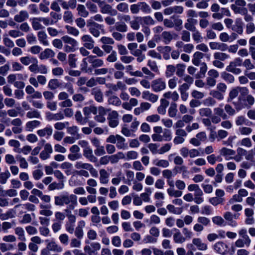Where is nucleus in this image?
Segmentation results:
<instances>
[{
    "label": "nucleus",
    "instance_id": "423d86ee",
    "mask_svg": "<svg viewBox=\"0 0 255 255\" xmlns=\"http://www.w3.org/2000/svg\"><path fill=\"white\" fill-rule=\"evenodd\" d=\"M213 249L217 253L222 255H226L228 253V246L222 241L216 243L213 246Z\"/></svg>",
    "mask_w": 255,
    "mask_h": 255
},
{
    "label": "nucleus",
    "instance_id": "f8f14e48",
    "mask_svg": "<svg viewBox=\"0 0 255 255\" xmlns=\"http://www.w3.org/2000/svg\"><path fill=\"white\" fill-rule=\"evenodd\" d=\"M100 6L101 7L100 11L103 14H109L112 16H115L117 14V11L113 8L110 4H106L103 6H101V4Z\"/></svg>",
    "mask_w": 255,
    "mask_h": 255
},
{
    "label": "nucleus",
    "instance_id": "37998d69",
    "mask_svg": "<svg viewBox=\"0 0 255 255\" xmlns=\"http://www.w3.org/2000/svg\"><path fill=\"white\" fill-rule=\"evenodd\" d=\"M231 8L235 14H240L242 15L245 14V12L248 10L246 7L237 6V5L235 4H232Z\"/></svg>",
    "mask_w": 255,
    "mask_h": 255
},
{
    "label": "nucleus",
    "instance_id": "0e129e2a",
    "mask_svg": "<svg viewBox=\"0 0 255 255\" xmlns=\"http://www.w3.org/2000/svg\"><path fill=\"white\" fill-rule=\"evenodd\" d=\"M35 59L36 58L31 56H25L21 57L20 58V61L23 65L27 66L32 63Z\"/></svg>",
    "mask_w": 255,
    "mask_h": 255
},
{
    "label": "nucleus",
    "instance_id": "f03ea898",
    "mask_svg": "<svg viewBox=\"0 0 255 255\" xmlns=\"http://www.w3.org/2000/svg\"><path fill=\"white\" fill-rule=\"evenodd\" d=\"M87 26L89 28V32L95 37H98L100 36L101 31H104L103 24L93 21L92 20H87Z\"/></svg>",
    "mask_w": 255,
    "mask_h": 255
},
{
    "label": "nucleus",
    "instance_id": "4c0bfd02",
    "mask_svg": "<svg viewBox=\"0 0 255 255\" xmlns=\"http://www.w3.org/2000/svg\"><path fill=\"white\" fill-rule=\"evenodd\" d=\"M204 54L200 52H196L192 59V63L195 66H199L200 60L203 57Z\"/></svg>",
    "mask_w": 255,
    "mask_h": 255
},
{
    "label": "nucleus",
    "instance_id": "8fccbe9b",
    "mask_svg": "<svg viewBox=\"0 0 255 255\" xmlns=\"http://www.w3.org/2000/svg\"><path fill=\"white\" fill-rule=\"evenodd\" d=\"M175 67L176 69V75L179 77H182L185 72V65L183 64H177Z\"/></svg>",
    "mask_w": 255,
    "mask_h": 255
},
{
    "label": "nucleus",
    "instance_id": "79ce46f5",
    "mask_svg": "<svg viewBox=\"0 0 255 255\" xmlns=\"http://www.w3.org/2000/svg\"><path fill=\"white\" fill-rule=\"evenodd\" d=\"M39 17H35L32 19L31 24L32 28L35 30L43 29L44 27L40 24Z\"/></svg>",
    "mask_w": 255,
    "mask_h": 255
},
{
    "label": "nucleus",
    "instance_id": "72a5a7b5",
    "mask_svg": "<svg viewBox=\"0 0 255 255\" xmlns=\"http://www.w3.org/2000/svg\"><path fill=\"white\" fill-rule=\"evenodd\" d=\"M203 195V192L201 189H199L198 191H196V192H194V197H193V200L195 203H196L197 204H201L204 201V199L202 197Z\"/></svg>",
    "mask_w": 255,
    "mask_h": 255
},
{
    "label": "nucleus",
    "instance_id": "c9c22d12",
    "mask_svg": "<svg viewBox=\"0 0 255 255\" xmlns=\"http://www.w3.org/2000/svg\"><path fill=\"white\" fill-rule=\"evenodd\" d=\"M174 230L177 231L173 235V240L175 243L181 244L184 242L186 240V238L182 236L179 231L176 228H174Z\"/></svg>",
    "mask_w": 255,
    "mask_h": 255
},
{
    "label": "nucleus",
    "instance_id": "9b49d317",
    "mask_svg": "<svg viewBox=\"0 0 255 255\" xmlns=\"http://www.w3.org/2000/svg\"><path fill=\"white\" fill-rule=\"evenodd\" d=\"M219 152L220 155L225 157L226 160L233 159V156L235 155L236 154V151L235 150L226 147H223Z\"/></svg>",
    "mask_w": 255,
    "mask_h": 255
},
{
    "label": "nucleus",
    "instance_id": "3c124183",
    "mask_svg": "<svg viewBox=\"0 0 255 255\" xmlns=\"http://www.w3.org/2000/svg\"><path fill=\"white\" fill-rule=\"evenodd\" d=\"M65 29H66L67 33L68 34L74 36H77L79 34V31L74 27L70 25H66Z\"/></svg>",
    "mask_w": 255,
    "mask_h": 255
},
{
    "label": "nucleus",
    "instance_id": "1a4fd4ad",
    "mask_svg": "<svg viewBox=\"0 0 255 255\" xmlns=\"http://www.w3.org/2000/svg\"><path fill=\"white\" fill-rule=\"evenodd\" d=\"M183 12V7L182 6L175 5L166 8L163 13L165 15H170L172 13L181 14Z\"/></svg>",
    "mask_w": 255,
    "mask_h": 255
},
{
    "label": "nucleus",
    "instance_id": "4be33fe9",
    "mask_svg": "<svg viewBox=\"0 0 255 255\" xmlns=\"http://www.w3.org/2000/svg\"><path fill=\"white\" fill-rule=\"evenodd\" d=\"M88 57L83 59L80 64V70L81 71L86 73H92V69L91 66L88 67Z\"/></svg>",
    "mask_w": 255,
    "mask_h": 255
},
{
    "label": "nucleus",
    "instance_id": "f704fd0d",
    "mask_svg": "<svg viewBox=\"0 0 255 255\" xmlns=\"http://www.w3.org/2000/svg\"><path fill=\"white\" fill-rule=\"evenodd\" d=\"M167 192L169 196L176 198L180 197L182 195V192L178 190H175L174 187L168 188L167 189Z\"/></svg>",
    "mask_w": 255,
    "mask_h": 255
},
{
    "label": "nucleus",
    "instance_id": "c756f323",
    "mask_svg": "<svg viewBox=\"0 0 255 255\" xmlns=\"http://www.w3.org/2000/svg\"><path fill=\"white\" fill-rule=\"evenodd\" d=\"M109 174L104 169H102L100 170V181L102 184H107L109 182L108 178Z\"/></svg>",
    "mask_w": 255,
    "mask_h": 255
},
{
    "label": "nucleus",
    "instance_id": "e433bc0d",
    "mask_svg": "<svg viewBox=\"0 0 255 255\" xmlns=\"http://www.w3.org/2000/svg\"><path fill=\"white\" fill-rule=\"evenodd\" d=\"M83 111L85 117L87 118V120H89V115L91 113L96 114L97 110L95 107H85L83 108Z\"/></svg>",
    "mask_w": 255,
    "mask_h": 255
},
{
    "label": "nucleus",
    "instance_id": "49530a36",
    "mask_svg": "<svg viewBox=\"0 0 255 255\" xmlns=\"http://www.w3.org/2000/svg\"><path fill=\"white\" fill-rule=\"evenodd\" d=\"M77 10L78 14L82 17H86L89 15L88 11L86 10L85 6L82 4H78Z\"/></svg>",
    "mask_w": 255,
    "mask_h": 255
},
{
    "label": "nucleus",
    "instance_id": "6e6d98bb",
    "mask_svg": "<svg viewBox=\"0 0 255 255\" xmlns=\"http://www.w3.org/2000/svg\"><path fill=\"white\" fill-rule=\"evenodd\" d=\"M108 102L109 104H111L115 106L121 105L122 102L119 97L116 96H112L108 99Z\"/></svg>",
    "mask_w": 255,
    "mask_h": 255
},
{
    "label": "nucleus",
    "instance_id": "864d4df0",
    "mask_svg": "<svg viewBox=\"0 0 255 255\" xmlns=\"http://www.w3.org/2000/svg\"><path fill=\"white\" fill-rule=\"evenodd\" d=\"M239 234L240 237L242 238V239H244L246 241L247 245L251 244V240L247 235V231L245 229H242L239 231Z\"/></svg>",
    "mask_w": 255,
    "mask_h": 255
},
{
    "label": "nucleus",
    "instance_id": "a19ab883",
    "mask_svg": "<svg viewBox=\"0 0 255 255\" xmlns=\"http://www.w3.org/2000/svg\"><path fill=\"white\" fill-rule=\"evenodd\" d=\"M168 115L171 118H174L176 116L177 109V104L175 103H172L168 109Z\"/></svg>",
    "mask_w": 255,
    "mask_h": 255
},
{
    "label": "nucleus",
    "instance_id": "9d476101",
    "mask_svg": "<svg viewBox=\"0 0 255 255\" xmlns=\"http://www.w3.org/2000/svg\"><path fill=\"white\" fill-rule=\"evenodd\" d=\"M81 40L84 42L83 45L85 48L88 49H92L94 48L95 42L90 35H84L82 37Z\"/></svg>",
    "mask_w": 255,
    "mask_h": 255
},
{
    "label": "nucleus",
    "instance_id": "a878e982",
    "mask_svg": "<svg viewBox=\"0 0 255 255\" xmlns=\"http://www.w3.org/2000/svg\"><path fill=\"white\" fill-rule=\"evenodd\" d=\"M187 22H186L184 24L185 28L191 31H195L196 29V27L195 26V24L196 23L197 20L192 18H188L187 20Z\"/></svg>",
    "mask_w": 255,
    "mask_h": 255
},
{
    "label": "nucleus",
    "instance_id": "338daca9",
    "mask_svg": "<svg viewBox=\"0 0 255 255\" xmlns=\"http://www.w3.org/2000/svg\"><path fill=\"white\" fill-rule=\"evenodd\" d=\"M40 124V122L38 121H32L26 123V127L28 130L31 131L33 128L39 126Z\"/></svg>",
    "mask_w": 255,
    "mask_h": 255
},
{
    "label": "nucleus",
    "instance_id": "bb28decb",
    "mask_svg": "<svg viewBox=\"0 0 255 255\" xmlns=\"http://www.w3.org/2000/svg\"><path fill=\"white\" fill-rule=\"evenodd\" d=\"M38 39L39 42L44 46H48L49 42L47 39V35L45 31H40L37 33Z\"/></svg>",
    "mask_w": 255,
    "mask_h": 255
},
{
    "label": "nucleus",
    "instance_id": "2f4dec72",
    "mask_svg": "<svg viewBox=\"0 0 255 255\" xmlns=\"http://www.w3.org/2000/svg\"><path fill=\"white\" fill-rule=\"evenodd\" d=\"M126 139L124 137L118 135L116 141V146L118 149H126L127 148V144L125 143Z\"/></svg>",
    "mask_w": 255,
    "mask_h": 255
},
{
    "label": "nucleus",
    "instance_id": "6e6552de",
    "mask_svg": "<svg viewBox=\"0 0 255 255\" xmlns=\"http://www.w3.org/2000/svg\"><path fill=\"white\" fill-rule=\"evenodd\" d=\"M52 152L53 149L51 144L46 143L44 145V149L40 153V158L44 160L48 159Z\"/></svg>",
    "mask_w": 255,
    "mask_h": 255
},
{
    "label": "nucleus",
    "instance_id": "680f3d73",
    "mask_svg": "<svg viewBox=\"0 0 255 255\" xmlns=\"http://www.w3.org/2000/svg\"><path fill=\"white\" fill-rule=\"evenodd\" d=\"M153 163L156 166L161 167L163 168L167 167L169 165V163L167 160L163 159H156L153 161Z\"/></svg>",
    "mask_w": 255,
    "mask_h": 255
},
{
    "label": "nucleus",
    "instance_id": "69168bd1",
    "mask_svg": "<svg viewBox=\"0 0 255 255\" xmlns=\"http://www.w3.org/2000/svg\"><path fill=\"white\" fill-rule=\"evenodd\" d=\"M140 9L141 10L145 13H150L151 12V9L149 5L145 2H139Z\"/></svg>",
    "mask_w": 255,
    "mask_h": 255
},
{
    "label": "nucleus",
    "instance_id": "7ed1b4c3",
    "mask_svg": "<svg viewBox=\"0 0 255 255\" xmlns=\"http://www.w3.org/2000/svg\"><path fill=\"white\" fill-rule=\"evenodd\" d=\"M243 65V60L240 57L236 58L234 60L230 62L229 65L227 66L226 70L236 75H239L242 72L241 69L237 67L241 66Z\"/></svg>",
    "mask_w": 255,
    "mask_h": 255
},
{
    "label": "nucleus",
    "instance_id": "dca6fc26",
    "mask_svg": "<svg viewBox=\"0 0 255 255\" xmlns=\"http://www.w3.org/2000/svg\"><path fill=\"white\" fill-rule=\"evenodd\" d=\"M157 50L162 53L163 57L165 60H169L170 58L169 53L171 51V48L169 46H158Z\"/></svg>",
    "mask_w": 255,
    "mask_h": 255
},
{
    "label": "nucleus",
    "instance_id": "e2e57ef3",
    "mask_svg": "<svg viewBox=\"0 0 255 255\" xmlns=\"http://www.w3.org/2000/svg\"><path fill=\"white\" fill-rule=\"evenodd\" d=\"M207 70V66L206 64L205 63H201L200 72L196 75V78H199L204 77Z\"/></svg>",
    "mask_w": 255,
    "mask_h": 255
},
{
    "label": "nucleus",
    "instance_id": "0eeeda50",
    "mask_svg": "<svg viewBox=\"0 0 255 255\" xmlns=\"http://www.w3.org/2000/svg\"><path fill=\"white\" fill-rule=\"evenodd\" d=\"M118 116V113L116 111H113L109 114L107 119L110 127L115 128L119 125Z\"/></svg>",
    "mask_w": 255,
    "mask_h": 255
},
{
    "label": "nucleus",
    "instance_id": "2eb2a0df",
    "mask_svg": "<svg viewBox=\"0 0 255 255\" xmlns=\"http://www.w3.org/2000/svg\"><path fill=\"white\" fill-rule=\"evenodd\" d=\"M209 46L211 49H217L222 51H226L228 48V46L227 44L216 42H210Z\"/></svg>",
    "mask_w": 255,
    "mask_h": 255
},
{
    "label": "nucleus",
    "instance_id": "c85d7f7f",
    "mask_svg": "<svg viewBox=\"0 0 255 255\" xmlns=\"http://www.w3.org/2000/svg\"><path fill=\"white\" fill-rule=\"evenodd\" d=\"M76 121L81 125H85L88 122L87 118L83 117L80 111H77L75 115Z\"/></svg>",
    "mask_w": 255,
    "mask_h": 255
},
{
    "label": "nucleus",
    "instance_id": "09e8293b",
    "mask_svg": "<svg viewBox=\"0 0 255 255\" xmlns=\"http://www.w3.org/2000/svg\"><path fill=\"white\" fill-rule=\"evenodd\" d=\"M115 27L118 31L121 32H125L128 31V26L124 22H116Z\"/></svg>",
    "mask_w": 255,
    "mask_h": 255
},
{
    "label": "nucleus",
    "instance_id": "bf43d9fd",
    "mask_svg": "<svg viewBox=\"0 0 255 255\" xmlns=\"http://www.w3.org/2000/svg\"><path fill=\"white\" fill-rule=\"evenodd\" d=\"M92 164L88 163H83L81 161L76 162L75 164V167L76 168L79 169H84L86 170L90 169V168Z\"/></svg>",
    "mask_w": 255,
    "mask_h": 255
},
{
    "label": "nucleus",
    "instance_id": "13d9d810",
    "mask_svg": "<svg viewBox=\"0 0 255 255\" xmlns=\"http://www.w3.org/2000/svg\"><path fill=\"white\" fill-rule=\"evenodd\" d=\"M229 55L222 52H217L214 54V57L216 60L224 61L229 58Z\"/></svg>",
    "mask_w": 255,
    "mask_h": 255
},
{
    "label": "nucleus",
    "instance_id": "f3484780",
    "mask_svg": "<svg viewBox=\"0 0 255 255\" xmlns=\"http://www.w3.org/2000/svg\"><path fill=\"white\" fill-rule=\"evenodd\" d=\"M142 97L143 99L148 100L152 103L156 102L158 99L157 95L150 93L148 91H143L142 92Z\"/></svg>",
    "mask_w": 255,
    "mask_h": 255
},
{
    "label": "nucleus",
    "instance_id": "a18cd8bd",
    "mask_svg": "<svg viewBox=\"0 0 255 255\" xmlns=\"http://www.w3.org/2000/svg\"><path fill=\"white\" fill-rule=\"evenodd\" d=\"M166 208L169 212L174 214L180 215L183 211L182 208H176L174 205L171 204L168 205Z\"/></svg>",
    "mask_w": 255,
    "mask_h": 255
},
{
    "label": "nucleus",
    "instance_id": "20e7f679",
    "mask_svg": "<svg viewBox=\"0 0 255 255\" xmlns=\"http://www.w3.org/2000/svg\"><path fill=\"white\" fill-rule=\"evenodd\" d=\"M151 87L154 92H158L165 89L166 83L162 79L158 78L152 81Z\"/></svg>",
    "mask_w": 255,
    "mask_h": 255
},
{
    "label": "nucleus",
    "instance_id": "473e14b6",
    "mask_svg": "<svg viewBox=\"0 0 255 255\" xmlns=\"http://www.w3.org/2000/svg\"><path fill=\"white\" fill-rule=\"evenodd\" d=\"M53 129L51 127H47L43 129H39L37 131V134L43 137L46 135L50 136L52 133Z\"/></svg>",
    "mask_w": 255,
    "mask_h": 255
},
{
    "label": "nucleus",
    "instance_id": "393cba45",
    "mask_svg": "<svg viewBox=\"0 0 255 255\" xmlns=\"http://www.w3.org/2000/svg\"><path fill=\"white\" fill-rule=\"evenodd\" d=\"M92 94L98 102H102L103 101V94L101 90L98 88H94L92 90Z\"/></svg>",
    "mask_w": 255,
    "mask_h": 255
},
{
    "label": "nucleus",
    "instance_id": "603ef678",
    "mask_svg": "<svg viewBox=\"0 0 255 255\" xmlns=\"http://www.w3.org/2000/svg\"><path fill=\"white\" fill-rule=\"evenodd\" d=\"M199 113L201 117H210L212 114V111L209 108H204L199 109Z\"/></svg>",
    "mask_w": 255,
    "mask_h": 255
},
{
    "label": "nucleus",
    "instance_id": "f257e3e1",
    "mask_svg": "<svg viewBox=\"0 0 255 255\" xmlns=\"http://www.w3.org/2000/svg\"><path fill=\"white\" fill-rule=\"evenodd\" d=\"M54 204L56 206H63L64 205H77V197L75 194H61L54 197Z\"/></svg>",
    "mask_w": 255,
    "mask_h": 255
},
{
    "label": "nucleus",
    "instance_id": "7c9ffc66",
    "mask_svg": "<svg viewBox=\"0 0 255 255\" xmlns=\"http://www.w3.org/2000/svg\"><path fill=\"white\" fill-rule=\"evenodd\" d=\"M163 41L165 44H168L173 39V37L171 33L169 31H163L161 35Z\"/></svg>",
    "mask_w": 255,
    "mask_h": 255
},
{
    "label": "nucleus",
    "instance_id": "cd10ccee",
    "mask_svg": "<svg viewBox=\"0 0 255 255\" xmlns=\"http://www.w3.org/2000/svg\"><path fill=\"white\" fill-rule=\"evenodd\" d=\"M61 39L63 42L67 45H71L72 46L77 47L78 42L74 38L68 36L64 35L61 37Z\"/></svg>",
    "mask_w": 255,
    "mask_h": 255
},
{
    "label": "nucleus",
    "instance_id": "5701e85b",
    "mask_svg": "<svg viewBox=\"0 0 255 255\" xmlns=\"http://www.w3.org/2000/svg\"><path fill=\"white\" fill-rule=\"evenodd\" d=\"M169 102L165 99L160 100V105L157 108V112L159 114L164 115L166 113V108L169 105Z\"/></svg>",
    "mask_w": 255,
    "mask_h": 255
},
{
    "label": "nucleus",
    "instance_id": "39448f33",
    "mask_svg": "<svg viewBox=\"0 0 255 255\" xmlns=\"http://www.w3.org/2000/svg\"><path fill=\"white\" fill-rule=\"evenodd\" d=\"M88 62L91 64L92 73L94 69L102 67L104 64V61L101 59L98 58L96 56L91 55L88 56Z\"/></svg>",
    "mask_w": 255,
    "mask_h": 255
},
{
    "label": "nucleus",
    "instance_id": "ea45409f",
    "mask_svg": "<svg viewBox=\"0 0 255 255\" xmlns=\"http://www.w3.org/2000/svg\"><path fill=\"white\" fill-rule=\"evenodd\" d=\"M141 17L135 16L134 19L130 21V25L131 28L134 30H138L140 27L139 22L141 21Z\"/></svg>",
    "mask_w": 255,
    "mask_h": 255
},
{
    "label": "nucleus",
    "instance_id": "774afa93",
    "mask_svg": "<svg viewBox=\"0 0 255 255\" xmlns=\"http://www.w3.org/2000/svg\"><path fill=\"white\" fill-rule=\"evenodd\" d=\"M60 83L56 79H51L48 84V87L51 90H55L60 86Z\"/></svg>",
    "mask_w": 255,
    "mask_h": 255
},
{
    "label": "nucleus",
    "instance_id": "4d7b16f0",
    "mask_svg": "<svg viewBox=\"0 0 255 255\" xmlns=\"http://www.w3.org/2000/svg\"><path fill=\"white\" fill-rule=\"evenodd\" d=\"M26 117L29 119H32V118L39 119V118H40L41 115H40L39 112H38L36 110L33 109V110H31V111L28 112L26 113Z\"/></svg>",
    "mask_w": 255,
    "mask_h": 255
},
{
    "label": "nucleus",
    "instance_id": "58836bf2",
    "mask_svg": "<svg viewBox=\"0 0 255 255\" xmlns=\"http://www.w3.org/2000/svg\"><path fill=\"white\" fill-rule=\"evenodd\" d=\"M163 97L166 99H171L174 102L177 101L179 97L176 91L166 92L163 94Z\"/></svg>",
    "mask_w": 255,
    "mask_h": 255
},
{
    "label": "nucleus",
    "instance_id": "412c9836",
    "mask_svg": "<svg viewBox=\"0 0 255 255\" xmlns=\"http://www.w3.org/2000/svg\"><path fill=\"white\" fill-rule=\"evenodd\" d=\"M192 243L200 251H205L207 249V245L203 243L200 238H194Z\"/></svg>",
    "mask_w": 255,
    "mask_h": 255
},
{
    "label": "nucleus",
    "instance_id": "052dcab7",
    "mask_svg": "<svg viewBox=\"0 0 255 255\" xmlns=\"http://www.w3.org/2000/svg\"><path fill=\"white\" fill-rule=\"evenodd\" d=\"M10 176V173L8 170H6L4 172L0 174V183L4 184L6 183L7 179Z\"/></svg>",
    "mask_w": 255,
    "mask_h": 255
},
{
    "label": "nucleus",
    "instance_id": "6ab92c4d",
    "mask_svg": "<svg viewBox=\"0 0 255 255\" xmlns=\"http://www.w3.org/2000/svg\"><path fill=\"white\" fill-rule=\"evenodd\" d=\"M29 15L26 10H21L14 16V20L17 22H22L28 18Z\"/></svg>",
    "mask_w": 255,
    "mask_h": 255
},
{
    "label": "nucleus",
    "instance_id": "aec40b11",
    "mask_svg": "<svg viewBox=\"0 0 255 255\" xmlns=\"http://www.w3.org/2000/svg\"><path fill=\"white\" fill-rule=\"evenodd\" d=\"M46 247L48 250L57 253H60L63 250L62 248L54 241L48 242Z\"/></svg>",
    "mask_w": 255,
    "mask_h": 255
},
{
    "label": "nucleus",
    "instance_id": "4468645a",
    "mask_svg": "<svg viewBox=\"0 0 255 255\" xmlns=\"http://www.w3.org/2000/svg\"><path fill=\"white\" fill-rule=\"evenodd\" d=\"M83 155L91 162L97 161V158L94 155L93 150L90 147L83 149Z\"/></svg>",
    "mask_w": 255,
    "mask_h": 255
},
{
    "label": "nucleus",
    "instance_id": "c03bdc74",
    "mask_svg": "<svg viewBox=\"0 0 255 255\" xmlns=\"http://www.w3.org/2000/svg\"><path fill=\"white\" fill-rule=\"evenodd\" d=\"M15 234L18 236V239L22 241H25L26 238L24 236V231L21 227H18L14 229Z\"/></svg>",
    "mask_w": 255,
    "mask_h": 255
},
{
    "label": "nucleus",
    "instance_id": "a211bd4d",
    "mask_svg": "<svg viewBox=\"0 0 255 255\" xmlns=\"http://www.w3.org/2000/svg\"><path fill=\"white\" fill-rule=\"evenodd\" d=\"M224 219L228 222V225L235 227L238 224L235 220H234L233 213L231 212H226L224 214Z\"/></svg>",
    "mask_w": 255,
    "mask_h": 255
},
{
    "label": "nucleus",
    "instance_id": "b1692460",
    "mask_svg": "<svg viewBox=\"0 0 255 255\" xmlns=\"http://www.w3.org/2000/svg\"><path fill=\"white\" fill-rule=\"evenodd\" d=\"M54 55L55 53L52 50L47 48L40 54L39 58L42 60L46 59L48 58L53 57L54 56Z\"/></svg>",
    "mask_w": 255,
    "mask_h": 255
},
{
    "label": "nucleus",
    "instance_id": "ddd939ff",
    "mask_svg": "<svg viewBox=\"0 0 255 255\" xmlns=\"http://www.w3.org/2000/svg\"><path fill=\"white\" fill-rule=\"evenodd\" d=\"M46 119L49 121H59L63 120L64 118V115L60 112L56 114H52L49 112L46 113Z\"/></svg>",
    "mask_w": 255,
    "mask_h": 255
},
{
    "label": "nucleus",
    "instance_id": "de8ad7c7",
    "mask_svg": "<svg viewBox=\"0 0 255 255\" xmlns=\"http://www.w3.org/2000/svg\"><path fill=\"white\" fill-rule=\"evenodd\" d=\"M64 186L63 181H61L59 183H56L55 182H52L48 186V189L49 190H54L55 189H62L63 188Z\"/></svg>",
    "mask_w": 255,
    "mask_h": 255
},
{
    "label": "nucleus",
    "instance_id": "5fc2aeb1",
    "mask_svg": "<svg viewBox=\"0 0 255 255\" xmlns=\"http://www.w3.org/2000/svg\"><path fill=\"white\" fill-rule=\"evenodd\" d=\"M176 71V67L173 65H168L166 67L165 76L169 78L173 76Z\"/></svg>",
    "mask_w": 255,
    "mask_h": 255
}]
</instances>
